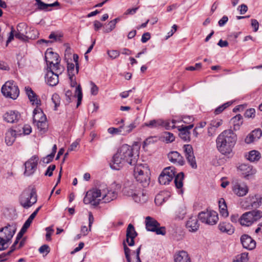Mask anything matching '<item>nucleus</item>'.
Masks as SVG:
<instances>
[{
	"label": "nucleus",
	"mask_w": 262,
	"mask_h": 262,
	"mask_svg": "<svg viewBox=\"0 0 262 262\" xmlns=\"http://www.w3.org/2000/svg\"><path fill=\"white\" fill-rule=\"evenodd\" d=\"M163 120L159 119L157 120H151L149 121L148 122L145 123L144 125L146 126L153 128L162 127V125L163 124Z\"/></svg>",
	"instance_id": "f704fd0d"
},
{
	"label": "nucleus",
	"mask_w": 262,
	"mask_h": 262,
	"mask_svg": "<svg viewBox=\"0 0 262 262\" xmlns=\"http://www.w3.org/2000/svg\"><path fill=\"white\" fill-rule=\"evenodd\" d=\"M45 60L47 64V68L48 67H53L55 66V63L57 62V64L59 67H61L60 64V59L58 54L54 53L52 51L49 49L46 52L45 54Z\"/></svg>",
	"instance_id": "4468645a"
},
{
	"label": "nucleus",
	"mask_w": 262,
	"mask_h": 262,
	"mask_svg": "<svg viewBox=\"0 0 262 262\" xmlns=\"http://www.w3.org/2000/svg\"><path fill=\"white\" fill-rule=\"evenodd\" d=\"M163 138L166 143H171L175 140V137L174 135L172 133L168 132H165L164 133Z\"/></svg>",
	"instance_id": "37998d69"
},
{
	"label": "nucleus",
	"mask_w": 262,
	"mask_h": 262,
	"mask_svg": "<svg viewBox=\"0 0 262 262\" xmlns=\"http://www.w3.org/2000/svg\"><path fill=\"white\" fill-rule=\"evenodd\" d=\"M223 123V121L221 119H216L214 120H212L210 124V126L214 128V129H216L219 126H220Z\"/></svg>",
	"instance_id": "6e6d98bb"
},
{
	"label": "nucleus",
	"mask_w": 262,
	"mask_h": 262,
	"mask_svg": "<svg viewBox=\"0 0 262 262\" xmlns=\"http://www.w3.org/2000/svg\"><path fill=\"white\" fill-rule=\"evenodd\" d=\"M179 121H177L176 119H172V120H163V123L162 125V127H165V128L167 130L173 129L174 128H177L176 126V124Z\"/></svg>",
	"instance_id": "4c0bfd02"
},
{
	"label": "nucleus",
	"mask_w": 262,
	"mask_h": 262,
	"mask_svg": "<svg viewBox=\"0 0 262 262\" xmlns=\"http://www.w3.org/2000/svg\"><path fill=\"white\" fill-rule=\"evenodd\" d=\"M249 200V205L253 208H258L262 203V196L260 194H255L254 196H250L248 199Z\"/></svg>",
	"instance_id": "c756f323"
},
{
	"label": "nucleus",
	"mask_w": 262,
	"mask_h": 262,
	"mask_svg": "<svg viewBox=\"0 0 262 262\" xmlns=\"http://www.w3.org/2000/svg\"><path fill=\"white\" fill-rule=\"evenodd\" d=\"M58 62L55 63V66L47 68V74L45 76V80L46 83L50 86H55L59 82L58 76L63 71L62 67H58Z\"/></svg>",
	"instance_id": "20e7f679"
},
{
	"label": "nucleus",
	"mask_w": 262,
	"mask_h": 262,
	"mask_svg": "<svg viewBox=\"0 0 262 262\" xmlns=\"http://www.w3.org/2000/svg\"><path fill=\"white\" fill-rule=\"evenodd\" d=\"M4 119L8 123L17 122L20 117V115L16 111H9L4 115Z\"/></svg>",
	"instance_id": "412c9836"
},
{
	"label": "nucleus",
	"mask_w": 262,
	"mask_h": 262,
	"mask_svg": "<svg viewBox=\"0 0 262 262\" xmlns=\"http://www.w3.org/2000/svg\"><path fill=\"white\" fill-rule=\"evenodd\" d=\"M153 232H155L157 235H165L166 233V228L164 226L161 227L160 225L155 229Z\"/></svg>",
	"instance_id": "864d4df0"
},
{
	"label": "nucleus",
	"mask_w": 262,
	"mask_h": 262,
	"mask_svg": "<svg viewBox=\"0 0 262 262\" xmlns=\"http://www.w3.org/2000/svg\"><path fill=\"white\" fill-rule=\"evenodd\" d=\"M237 141L236 135L231 129L222 132L216 139V146L218 151L224 155L230 154Z\"/></svg>",
	"instance_id": "f03ea898"
},
{
	"label": "nucleus",
	"mask_w": 262,
	"mask_h": 262,
	"mask_svg": "<svg viewBox=\"0 0 262 262\" xmlns=\"http://www.w3.org/2000/svg\"><path fill=\"white\" fill-rule=\"evenodd\" d=\"M102 200L104 203H108L117 198L118 192L116 190H108L107 193L102 194Z\"/></svg>",
	"instance_id": "7c9ffc66"
},
{
	"label": "nucleus",
	"mask_w": 262,
	"mask_h": 262,
	"mask_svg": "<svg viewBox=\"0 0 262 262\" xmlns=\"http://www.w3.org/2000/svg\"><path fill=\"white\" fill-rule=\"evenodd\" d=\"M232 191L238 196H244L248 192V186L244 183L236 182L232 186Z\"/></svg>",
	"instance_id": "dca6fc26"
},
{
	"label": "nucleus",
	"mask_w": 262,
	"mask_h": 262,
	"mask_svg": "<svg viewBox=\"0 0 262 262\" xmlns=\"http://www.w3.org/2000/svg\"><path fill=\"white\" fill-rule=\"evenodd\" d=\"M35 123L36 124L38 129L40 132H41V133H45L47 131L48 128V124L47 122V120H42Z\"/></svg>",
	"instance_id": "58836bf2"
},
{
	"label": "nucleus",
	"mask_w": 262,
	"mask_h": 262,
	"mask_svg": "<svg viewBox=\"0 0 262 262\" xmlns=\"http://www.w3.org/2000/svg\"><path fill=\"white\" fill-rule=\"evenodd\" d=\"M241 242L243 247L248 250H252L256 246L255 241L247 234H244L241 236Z\"/></svg>",
	"instance_id": "aec40b11"
},
{
	"label": "nucleus",
	"mask_w": 262,
	"mask_h": 262,
	"mask_svg": "<svg viewBox=\"0 0 262 262\" xmlns=\"http://www.w3.org/2000/svg\"><path fill=\"white\" fill-rule=\"evenodd\" d=\"M90 194H89V193H86V195L83 199V203L85 204H91L93 205H97L99 204V202H94V201L92 199V198H91L90 196Z\"/></svg>",
	"instance_id": "09e8293b"
},
{
	"label": "nucleus",
	"mask_w": 262,
	"mask_h": 262,
	"mask_svg": "<svg viewBox=\"0 0 262 262\" xmlns=\"http://www.w3.org/2000/svg\"><path fill=\"white\" fill-rule=\"evenodd\" d=\"M10 241L0 237V251L6 249L9 247L8 243Z\"/></svg>",
	"instance_id": "3c124183"
},
{
	"label": "nucleus",
	"mask_w": 262,
	"mask_h": 262,
	"mask_svg": "<svg viewBox=\"0 0 262 262\" xmlns=\"http://www.w3.org/2000/svg\"><path fill=\"white\" fill-rule=\"evenodd\" d=\"M86 193H89L90 196L92 198V199L94 201V202H97L101 200L100 198L102 195V193L101 190L99 189H94L93 190L89 191L86 192Z\"/></svg>",
	"instance_id": "c9c22d12"
},
{
	"label": "nucleus",
	"mask_w": 262,
	"mask_h": 262,
	"mask_svg": "<svg viewBox=\"0 0 262 262\" xmlns=\"http://www.w3.org/2000/svg\"><path fill=\"white\" fill-rule=\"evenodd\" d=\"M194 126L193 124H191L187 126H177L178 129L179 131V137L183 141L186 142H189L190 141V132L189 130L192 128Z\"/></svg>",
	"instance_id": "2eb2a0df"
},
{
	"label": "nucleus",
	"mask_w": 262,
	"mask_h": 262,
	"mask_svg": "<svg viewBox=\"0 0 262 262\" xmlns=\"http://www.w3.org/2000/svg\"><path fill=\"white\" fill-rule=\"evenodd\" d=\"M52 101L54 104V110H56L57 107L60 105V98L59 95L57 93H54L52 95Z\"/></svg>",
	"instance_id": "a18cd8bd"
},
{
	"label": "nucleus",
	"mask_w": 262,
	"mask_h": 262,
	"mask_svg": "<svg viewBox=\"0 0 262 262\" xmlns=\"http://www.w3.org/2000/svg\"><path fill=\"white\" fill-rule=\"evenodd\" d=\"M219 207L220 214L223 217H227L229 215V213L226 203L223 198H221L219 201Z\"/></svg>",
	"instance_id": "2f4dec72"
},
{
	"label": "nucleus",
	"mask_w": 262,
	"mask_h": 262,
	"mask_svg": "<svg viewBox=\"0 0 262 262\" xmlns=\"http://www.w3.org/2000/svg\"><path fill=\"white\" fill-rule=\"evenodd\" d=\"M75 68H76V64H74L73 63H68L67 69L68 75H74L77 74L76 73Z\"/></svg>",
	"instance_id": "8fccbe9b"
},
{
	"label": "nucleus",
	"mask_w": 262,
	"mask_h": 262,
	"mask_svg": "<svg viewBox=\"0 0 262 262\" xmlns=\"http://www.w3.org/2000/svg\"><path fill=\"white\" fill-rule=\"evenodd\" d=\"M176 213L177 217L179 219H183L187 213L186 207L184 205L180 206Z\"/></svg>",
	"instance_id": "a19ab883"
},
{
	"label": "nucleus",
	"mask_w": 262,
	"mask_h": 262,
	"mask_svg": "<svg viewBox=\"0 0 262 262\" xmlns=\"http://www.w3.org/2000/svg\"><path fill=\"white\" fill-rule=\"evenodd\" d=\"M247 160L250 162H254L258 161L261 158L260 153L255 150H253L249 151L248 155H246Z\"/></svg>",
	"instance_id": "473e14b6"
},
{
	"label": "nucleus",
	"mask_w": 262,
	"mask_h": 262,
	"mask_svg": "<svg viewBox=\"0 0 262 262\" xmlns=\"http://www.w3.org/2000/svg\"><path fill=\"white\" fill-rule=\"evenodd\" d=\"M3 94L8 98L16 99L19 96V90L18 86L13 81H8L1 89Z\"/></svg>",
	"instance_id": "0eeeda50"
},
{
	"label": "nucleus",
	"mask_w": 262,
	"mask_h": 262,
	"mask_svg": "<svg viewBox=\"0 0 262 262\" xmlns=\"http://www.w3.org/2000/svg\"><path fill=\"white\" fill-rule=\"evenodd\" d=\"M168 158L169 160L172 163H178L180 165H183L185 164V161L183 157L178 151H170L168 154Z\"/></svg>",
	"instance_id": "5701e85b"
},
{
	"label": "nucleus",
	"mask_w": 262,
	"mask_h": 262,
	"mask_svg": "<svg viewBox=\"0 0 262 262\" xmlns=\"http://www.w3.org/2000/svg\"><path fill=\"white\" fill-rule=\"evenodd\" d=\"M198 215H191L189 217L186 223V227L189 231L195 232L197 231L200 227Z\"/></svg>",
	"instance_id": "f3484780"
},
{
	"label": "nucleus",
	"mask_w": 262,
	"mask_h": 262,
	"mask_svg": "<svg viewBox=\"0 0 262 262\" xmlns=\"http://www.w3.org/2000/svg\"><path fill=\"white\" fill-rule=\"evenodd\" d=\"M38 158L37 156H32L25 163V170L24 175L27 177L33 174L37 168Z\"/></svg>",
	"instance_id": "f8f14e48"
},
{
	"label": "nucleus",
	"mask_w": 262,
	"mask_h": 262,
	"mask_svg": "<svg viewBox=\"0 0 262 262\" xmlns=\"http://www.w3.org/2000/svg\"><path fill=\"white\" fill-rule=\"evenodd\" d=\"M175 168L173 167L165 168L159 177V182L161 184H168L175 176Z\"/></svg>",
	"instance_id": "9d476101"
},
{
	"label": "nucleus",
	"mask_w": 262,
	"mask_h": 262,
	"mask_svg": "<svg viewBox=\"0 0 262 262\" xmlns=\"http://www.w3.org/2000/svg\"><path fill=\"white\" fill-rule=\"evenodd\" d=\"M16 230V227L14 224H8L6 226L0 229V237L11 241Z\"/></svg>",
	"instance_id": "ddd939ff"
},
{
	"label": "nucleus",
	"mask_w": 262,
	"mask_h": 262,
	"mask_svg": "<svg viewBox=\"0 0 262 262\" xmlns=\"http://www.w3.org/2000/svg\"><path fill=\"white\" fill-rule=\"evenodd\" d=\"M24 233L25 232L22 231V230H20V231L19 232V233L17 234L16 236L15 242H14L13 244L11 246L10 248V250L7 252L8 254H11L16 249V246L18 243L19 241L22 237Z\"/></svg>",
	"instance_id": "ea45409f"
},
{
	"label": "nucleus",
	"mask_w": 262,
	"mask_h": 262,
	"mask_svg": "<svg viewBox=\"0 0 262 262\" xmlns=\"http://www.w3.org/2000/svg\"><path fill=\"white\" fill-rule=\"evenodd\" d=\"M255 115V110L253 108H250L246 111L244 116L246 118H254Z\"/></svg>",
	"instance_id": "5fc2aeb1"
},
{
	"label": "nucleus",
	"mask_w": 262,
	"mask_h": 262,
	"mask_svg": "<svg viewBox=\"0 0 262 262\" xmlns=\"http://www.w3.org/2000/svg\"><path fill=\"white\" fill-rule=\"evenodd\" d=\"M218 228L221 232L228 235H231L234 232V228L233 226L228 222H220L218 225Z\"/></svg>",
	"instance_id": "bb28decb"
},
{
	"label": "nucleus",
	"mask_w": 262,
	"mask_h": 262,
	"mask_svg": "<svg viewBox=\"0 0 262 262\" xmlns=\"http://www.w3.org/2000/svg\"><path fill=\"white\" fill-rule=\"evenodd\" d=\"M198 217L202 223L209 225L216 224L219 220L217 213L213 210L201 211L198 214Z\"/></svg>",
	"instance_id": "6e6552de"
},
{
	"label": "nucleus",
	"mask_w": 262,
	"mask_h": 262,
	"mask_svg": "<svg viewBox=\"0 0 262 262\" xmlns=\"http://www.w3.org/2000/svg\"><path fill=\"white\" fill-rule=\"evenodd\" d=\"M183 149L187 162L192 168L196 169L197 164L192 146L190 144H186L183 146Z\"/></svg>",
	"instance_id": "9b49d317"
},
{
	"label": "nucleus",
	"mask_w": 262,
	"mask_h": 262,
	"mask_svg": "<svg viewBox=\"0 0 262 262\" xmlns=\"http://www.w3.org/2000/svg\"><path fill=\"white\" fill-rule=\"evenodd\" d=\"M16 133L12 129H8L5 134V142L8 146H11L15 140Z\"/></svg>",
	"instance_id": "c85d7f7f"
},
{
	"label": "nucleus",
	"mask_w": 262,
	"mask_h": 262,
	"mask_svg": "<svg viewBox=\"0 0 262 262\" xmlns=\"http://www.w3.org/2000/svg\"><path fill=\"white\" fill-rule=\"evenodd\" d=\"M138 159V154L135 152L134 148L127 144L122 145L114 155L110 163L111 167L114 170H119L125 164L135 165Z\"/></svg>",
	"instance_id": "f257e3e1"
},
{
	"label": "nucleus",
	"mask_w": 262,
	"mask_h": 262,
	"mask_svg": "<svg viewBox=\"0 0 262 262\" xmlns=\"http://www.w3.org/2000/svg\"><path fill=\"white\" fill-rule=\"evenodd\" d=\"M116 27V24L112 21H110L107 24V28H106L105 32L109 33L111 32Z\"/></svg>",
	"instance_id": "69168bd1"
},
{
	"label": "nucleus",
	"mask_w": 262,
	"mask_h": 262,
	"mask_svg": "<svg viewBox=\"0 0 262 262\" xmlns=\"http://www.w3.org/2000/svg\"><path fill=\"white\" fill-rule=\"evenodd\" d=\"M238 169L246 178L255 174L256 172L255 169H254L251 165L246 164H241L238 167Z\"/></svg>",
	"instance_id": "a878e982"
},
{
	"label": "nucleus",
	"mask_w": 262,
	"mask_h": 262,
	"mask_svg": "<svg viewBox=\"0 0 262 262\" xmlns=\"http://www.w3.org/2000/svg\"><path fill=\"white\" fill-rule=\"evenodd\" d=\"M37 8L39 10H46L48 9L49 6V4H46L42 1L38 2V5H37Z\"/></svg>",
	"instance_id": "0e129e2a"
},
{
	"label": "nucleus",
	"mask_w": 262,
	"mask_h": 262,
	"mask_svg": "<svg viewBox=\"0 0 262 262\" xmlns=\"http://www.w3.org/2000/svg\"><path fill=\"white\" fill-rule=\"evenodd\" d=\"M174 262H191V259L186 251L181 250L174 255Z\"/></svg>",
	"instance_id": "b1692460"
},
{
	"label": "nucleus",
	"mask_w": 262,
	"mask_h": 262,
	"mask_svg": "<svg viewBox=\"0 0 262 262\" xmlns=\"http://www.w3.org/2000/svg\"><path fill=\"white\" fill-rule=\"evenodd\" d=\"M56 168L55 165H50L47 168L45 175L51 177L53 175V171Z\"/></svg>",
	"instance_id": "680f3d73"
},
{
	"label": "nucleus",
	"mask_w": 262,
	"mask_h": 262,
	"mask_svg": "<svg viewBox=\"0 0 262 262\" xmlns=\"http://www.w3.org/2000/svg\"><path fill=\"white\" fill-rule=\"evenodd\" d=\"M194 118L192 116H184L182 117V121L186 124H192L191 123L193 121Z\"/></svg>",
	"instance_id": "bf43d9fd"
},
{
	"label": "nucleus",
	"mask_w": 262,
	"mask_h": 262,
	"mask_svg": "<svg viewBox=\"0 0 262 262\" xmlns=\"http://www.w3.org/2000/svg\"><path fill=\"white\" fill-rule=\"evenodd\" d=\"M124 193L128 196H131L136 202H141L142 200L140 195L145 196L144 194L137 186L136 184L132 183L130 184L126 185L123 189Z\"/></svg>",
	"instance_id": "1a4fd4ad"
},
{
	"label": "nucleus",
	"mask_w": 262,
	"mask_h": 262,
	"mask_svg": "<svg viewBox=\"0 0 262 262\" xmlns=\"http://www.w3.org/2000/svg\"><path fill=\"white\" fill-rule=\"evenodd\" d=\"M23 134L26 135H29L32 132V128L30 125L25 124L23 127Z\"/></svg>",
	"instance_id": "774afa93"
},
{
	"label": "nucleus",
	"mask_w": 262,
	"mask_h": 262,
	"mask_svg": "<svg viewBox=\"0 0 262 262\" xmlns=\"http://www.w3.org/2000/svg\"><path fill=\"white\" fill-rule=\"evenodd\" d=\"M262 217V211L254 210L244 213L239 219L241 225L249 226Z\"/></svg>",
	"instance_id": "423d86ee"
},
{
	"label": "nucleus",
	"mask_w": 262,
	"mask_h": 262,
	"mask_svg": "<svg viewBox=\"0 0 262 262\" xmlns=\"http://www.w3.org/2000/svg\"><path fill=\"white\" fill-rule=\"evenodd\" d=\"M184 173L183 172H179L174 176V184L177 188L182 189L183 186ZM182 192V190L181 189Z\"/></svg>",
	"instance_id": "72a5a7b5"
},
{
	"label": "nucleus",
	"mask_w": 262,
	"mask_h": 262,
	"mask_svg": "<svg viewBox=\"0 0 262 262\" xmlns=\"http://www.w3.org/2000/svg\"><path fill=\"white\" fill-rule=\"evenodd\" d=\"M107 53L108 56L112 59H116L120 55V52L118 50H108Z\"/></svg>",
	"instance_id": "603ef678"
},
{
	"label": "nucleus",
	"mask_w": 262,
	"mask_h": 262,
	"mask_svg": "<svg viewBox=\"0 0 262 262\" xmlns=\"http://www.w3.org/2000/svg\"><path fill=\"white\" fill-rule=\"evenodd\" d=\"M251 134L253 135V137H255L257 140L259 139L262 136V131L260 129H256L253 130L251 132Z\"/></svg>",
	"instance_id": "052dcab7"
},
{
	"label": "nucleus",
	"mask_w": 262,
	"mask_h": 262,
	"mask_svg": "<svg viewBox=\"0 0 262 262\" xmlns=\"http://www.w3.org/2000/svg\"><path fill=\"white\" fill-rule=\"evenodd\" d=\"M75 96L77 97V107H78L81 103L82 98V89L80 85H78L75 90Z\"/></svg>",
	"instance_id": "79ce46f5"
},
{
	"label": "nucleus",
	"mask_w": 262,
	"mask_h": 262,
	"mask_svg": "<svg viewBox=\"0 0 262 262\" xmlns=\"http://www.w3.org/2000/svg\"><path fill=\"white\" fill-rule=\"evenodd\" d=\"M251 25L252 27L253 28L254 32H257L259 28V23L258 21L255 19H251Z\"/></svg>",
	"instance_id": "e2e57ef3"
},
{
	"label": "nucleus",
	"mask_w": 262,
	"mask_h": 262,
	"mask_svg": "<svg viewBox=\"0 0 262 262\" xmlns=\"http://www.w3.org/2000/svg\"><path fill=\"white\" fill-rule=\"evenodd\" d=\"M145 225L148 231L153 232L155 228L160 226V223L154 218L148 216L145 217Z\"/></svg>",
	"instance_id": "393cba45"
},
{
	"label": "nucleus",
	"mask_w": 262,
	"mask_h": 262,
	"mask_svg": "<svg viewBox=\"0 0 262 262\" xmlns=\"http://www.w3.org/2000/svg\"><path fill=\"white\" fill-rule=\"evenodd\" d=\"M33 114V121L34 123L42 120H47L46 116L45 115L42 110L38 107V106H36L34 110Z\"/></svg>",
	"instance_id": "cd10ccee"
},
{
	"label": "nucleus",
	"mask_w": 262,
	"mask_h": 262,
	"mask_svg": "<svg viewBox=\"0 0 262 262\" xmlns=\"http://www.w3.org/2000/svg\"><path fill=\"white\" fill-rule=\"evenodd\" d=\"M28 32V26L25 23H19L16 27L15 37L20 40H24L28 36L26 35Z\"/></svg>",
	"instance_id": "6ab92c4d"
},
{
	"label": "nucleus",
	"mask_w": 262,
	"mask_h": 262,
	"mask_svg": "<svg viewBox=\"0 0 262 262\" xmlns=\"http://www.w3.org/2000/svg\"><path fill=\"white\" fill-rule=\"evenodd\" d=\"M134 175L137 181L145 187L149 184L150 178L148 175V169L146 164H136L135 165Z\"/></svg>",
	"instance_id": "7ed1b4c3"
},
{
	"label": "nucleus",
	"mask_w": 262,
	"mask_h": 262,
	"mask_svg": "<svg viewBox=\"0 0 262 262\" xmlns=\"http://www.w3.org/2000/svg\"><path fill=\"white\" fill-rule=\"evenodd\" d=\"M137 235L134 226L132 224H129L126 229L125 240L129 246L132 247L135 245L134 239Z\"/></svg>",
	"instance_id": "a211bd4d"
},
{
	"label": "nucleus",
	"mask_w": 262,
	"mask_h": 262,
	"mask_svg": "<svg viewBox=\"0 0 262 262\" xmlns=\"http://www.w3.org/2000/svg\"><path fill=\"white\" fill-rule=\"evenodd\" d=\"M257 140L255 139V137H253V135L251 133H250L245 138V141L247 144H250L252 142H254L255 141H256Z\"/></svg>",
	"instance_id": "338daca9"
},
{
	"label": "nucleus",
	"mask_w": 262,
	"mask_h": 262,
	"mask_svg": "<svg viewBox=\"0 0 262 262\" xmlns=\"http://www.w3.org/2000/svg\"><path fill=\"white\" fill-rule=\"evenodd\" d=\"M25 91L32 104H35L36 105V106H39L40 105L41 101L40 99L38 98L37 95L35 93V92L30 87H25Z\"/></svg>",
	"instance_id": "4be33fe9"
},
{
	"label": "nucleus",
	"mask_w": 262,
	"mask_h": 262,
	"mask_svg": "<svg viewBox=\"0 0 262 262\" xmlns=\"http://www.w3.org/2000/svg\"><path fill=\"white\" fill-rule=\"evenodd\" d=\"M234 125L242 124L243 122V117L241 114H237L232 119Z\"/></svg>",
	"instance_id": "4d7b16f0"
},
{
	"label": "nucleus",
	"mask_w": 262,
	"mask_h": 262,
	"mask_svg": "<svg viewBox=\"0 0 262 262\" xmlns=\"http://www.w3.org/2000/svg\"><path fill=\"white\" fill-rule=\"evenodd\" d=\"M37 200V194L34 189L25 190L19 197L20 205L25 208H29L36 203Z\"/></svg>",
	"instance_id": "39448f33"
},
{
	"label": "nucleus",
	"mask_w": 262,
	"mask_h": 262,
	"mask_svg": "<svg viewBox=\"0 0 262 262\" xmlns=\"http://www.w3.org/2000/svg\"><path fill=\"white\" fill-rule=\"evenodd\" d=\"M231 104V102H227L225 103L224 104L218 106L216 108L214 111V113L215 115H218L221 113L225 109L229 107Z\"/></svg>",
	"instance_id": "49530a36"
},
{
	"label": "nucleus",
	"mask_w": 262,
	"mask_h": 262,
	"mask_svg": "<svg viewBox=\"0 0 262 262\" xmlns=\"http://www.w3.org/2000/svg\"><path fill=\"white\" fill-rule=\"evenodd\" d=\"M248 253H243L240 255L236 257V259L233 262H248Z\"/></svg>",
	"instance_id": "de8ad7c7"
},
{
	"label": "nucleus",
	"mask_w": 262,
	"mask_h": 262,
	"mask_svg": "<svg viewBox=\"0 0 262 262\" xmlns=\"http://www.w3.org/2000/svg\"><path fill=\"white\" fill-rule=\"evenodd\" d=\"M107 132L109 134L112 135H122L123 133L122 128L121 125L118 128L110 127L107 129Z\"/></svg>",
	"instance_id": "c03bdc74"
},
{
	"label": "nucleus",
	"mask_w": 262,
	"mask_h": 262,
	"mask_svg": "<svg viewBox=\"0 0 262 262\" xmlns=\"http://www.w3.org/2000/svg\"><path fill=\"white\" fill-rule=\"evenodd\" d=\"M38 251L40 253L47 255L50 251V248L48 245H43L39 248Z\"/></svg>",
	"instance_id": "13d9d810"
},
{
	"label": "nucleus",
	"mask_w": 262,
	"mask_h": 262,
	"mask_svg": "<svg viewBox=\"0 0 262 262\" xmlns=\"http://www.w3.org/2000/svg\"><path fill=\"white\" fill-rule=\"evenodd\" d=\"M137 126L136 123L135 122H132L129 125L125 126L124 125H122L121 127L122 128V135L125 136L127 134H129L132 132V130L136 128Z\"/></svg>",
	"instance_id": "e433bc0d"
}]
</instances>
